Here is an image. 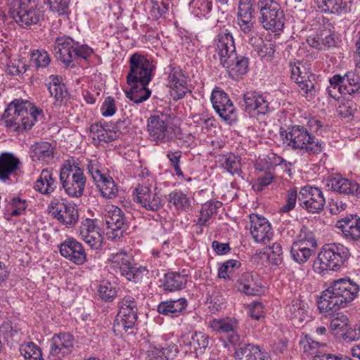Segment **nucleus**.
<instances>
[{
	"mask_svg": "<svg viewBox=\"0 0 360 360\" xmlns=\"http://www.w3.org/2000/svg\"><path fill=\"white\" fill-rule=\"evenodd\" d=\"M11 15L20 27L28 29L41 20L43 13L37 0H15Z\"/></svg>",
	"mask_w": 360,
	"mask_h": 360,
	"instance_id": "nucleus-7",
	"label": "nucleus"
},
{
	"mask_svg": "<svg viewBox=\"0 0 360 360\" xmlns=\"http://www.w3.org/2000/svg\"><path fill=\"white\" fill-rule=\"evenodd\" d=\"M20 161L11 153H2L0 155V180L6 181L15 176L20 169Z\"/></svg>",
	"mask_w": 360,
	"mask_h": 360,
	"instance_id": "nucleus-32",
	"label": "nucleus"
},
{
	"mask_svg": "<svg viewBox=\"0 0 360 360\" xmlns=\"http://www.w3.org/2000/svg\"><path fill=\"white\" fill-rule=\"evenodd\" d=\"M73 349V337L69 333L55 335L51 340V355L61 359L69 355Z\"/></svg>",
	"mask_w": 360,
	"mask_h": 360,
	"instance_id": "nucleus-31",
	"label": "nucleus"
},
{
	"mask_svg": "<svg viewBox=\"0 0 360 360\" xmlns=\"http://www.w3.org/2000/svg\"><path fill=\"white\" fill-rule=\"evenodd\" d=\"M327 186L340 194L360 197V184L355 180L345 178L340 174L329 177Z\"/></svg>",
	"mask_w": 360,
	"mask_h": 360,
	"instance_id": "nucleus-23",
	"label": "nucleus"
},
{
	"mask_svg": "<svg viewBox=\"0 0 360 360\" xmlns=\"http://www.w3.org/2000/svg\"><path fill=\"white\" fill-rule=\"evenodd\" d=\"M240 262L236 259H229L226 260L219 267L218 271V276L220 278H224L230 280L231 278V275L235 272L236 270L238 269L240 266Z\"/></svg>",
	"mask_w": 360,
	"mask_h": 360,
	"instance_id": "nucleus-58",
	"label": "nucleus"
},
{
	"mask_svg": "<svg viewBox=\"0 0 360 360\" xmlns=\"http://www.w3.org/2000/svg\"><path fill=\"white\" fill-rule=\"evenodd\" d=\"M298 198L297 191L294 188H290L287 191L285 198V204L280 208V213H288L292 210L296 205L297 199Z\"/></svg>",
	"mask_w": 360,
	"mask_h": 360,
	"instance_id": "nucleus-61",
	"label": "nucleus"
},
{
	"mask_svg": "<svg viewBox=\"0 0 360 360\" xmlns=\"http://www.w3.org/2000/svg\"><path fill=\"white\" fill-rule=\"evenodd\" d=\"M298 201L302 207L311 213L320 212L326 204L322 191L318 187L309 186L300 190Z\"/></svg>",
	"mask_w": 360,
	"mask_h": 360,
	"instance_id": "nucleus-12",
	"label": "nucleus"
},
{
	"mask_svg": "<svg viewBox=\"0 0 360 360\" xmlns=\"http://www.w3.org/2000/svg\"><path fill=\"white\" fill-rule=\"evenodd\" d=\"M79 236L91 249L98 250L102 248L103 236L98 231V227L91 219H85L79 226Z\"/></svg>",
	"mask_w": 360,
	"mask_h": 360,
	"instance_id": "nucleus-22",
	"label": "nucleus"
},
{
	"mask_svg": "<svg viewBox=\"0 0 360 360\" xmlns=\"http://www.w3.org/2000/svg\"><path fill=\"white\" fill-rule=\"evenodd\" d=\"M94 54L93 49L86 44L79 45L77 42L75 47L73 63L79 60H87Z\"/></svg>",
	"mask_w": 360,
	"mask_h": 360,
	"instance_id": "nucleus-63",
	"label": "nucleus"
},
{
	"mask_svg": "<svg viewBox=\"0 0 360 360\" xmlns=\"http://www.w3.org/2000/svg\"><path fill=\"white\" fill-rule=\"evenodd\" d=\"M215 45L220 64L237 53L233 37L228 30L220 31L215 40Z\"/></svg>",
	"mask_w": 360,
	"mask_h": 360,
	"instance_id": "nucleus-25",
	"label": "nucleus"
},
{
	"mask_svg": "<svg viewBox=\"0 0 360 360\" xmlns=\"http://www.w3.org/2000/svg\"><path fill=\"white\" fill-rule=\"evenodd\" d=\"M58 248L60 255L75 264L82 265L86 262V254L83 245L74 238H66Z\"/></svg>",
	"mask_w": 360,
	"mask_h": 360,
	"instance_id": "nucleus-17",
	"label": "nucleus"
},
{
	"mask_svg": "<svg viewBox=\"0 0 360 360\" xmlns=\"http://www.w3.org/2000/svg\"><path fill=\"white\" fill-rule=\"evenodd\" d=\"M60 181L65 193L71 198H79L84 192L86 177L84 169L75 160H68L60 172Z\"/></svg>",
	"mask_w": 360,
	"mask_h": 360,
	"instance_id": "nucleus-4",
	"label": "nucleus"
},
{
	"mask_svg": "<svg viewBox=\"0 0 360 360\" xmlns=\"http://www.w3.org/2000/svg\"><path fill=\"white\" fill-rule=\"evenodd\" d=\"M57 187V181L53 173L48 169H44L34 183V188L44 195H50Z\"/></svg>",
	"mask_w": 360,
	"mask_h": 360,
	"instance_id": "nucleus-38",
	"label": "nucleus"
},
{
	"mask_svg": "<svg viewBox=\"0 0 360 360\" xmlns=\"http://www.w3.org/2000/svg\"><path fill=\"white\" fill-rule=\"evenodd\" d=\"M129 63L127 84L139 83L142 85H148L156 68L153 62L143 54L134 53L130 56Z\"/></svg>",
	"mask_w": 360,
	"mask_h": 360,
	"instance_id": "nucleus-8",
	"label": "nucleus"
},
{
	"mask_svg": "<svg viewBox=\"0 0 360 360\" xmlns=\"http://www.w3.org/2000/svg\"><path fill=\"white\" fill-rule=\"evenodd\" d=\"M168 74V85L176 93L174 99L182 98L187 92L186 81L182 70L179 66L170 64L166 70Z\"/></svg>",
	"mask_w": 360,
	"mask_h": 360,
	"instance_id": "nucleus-28",
	"label": "nucleus"
},
{
	"mask_svg": "<svg viewBox=\"0 0 360 360\" xmlns=\"http://www.w3.org/2000/svg\"><path fill=\"white\" fill-rule=\"evenodd\" d=\"M300 345L303 352L307 356H311L313 359L314 356L323 354L319 348L325 347L326 344L315 341L309 335H305L300 340Z\"/></svg>",
	"mask_w": 360,
	"mask_h": 360,
	"instance_id": "nucleus-49",
	"label": "nucleus"
},
{
	"mask_svg": "<svg viewBox=\"0 0 360 360\" xmlns=\"http://www.w3.org/2000/svg\"><path fill=\"white\" fill-rule=\"evenodd\" d=\"M136 202L148 210L157 211L164 205V200L149 184H139L135 188Z\"/></svg>",
	"mask_w": 360,
	"mask_h": 360,
	"instance_id": "nucleus-16",
	"label": "nucleus"
},
{
	"mask_svg": "<svg viewBox=\"0 0 360 360\" xmlns=\"http://www.w3.org/2000/svg\"><path fill=\"white\" fill-rule=\"evenodd\" d=\"M336 227L341 230L347 240L356 242L360 240V217L357 214H351L338 220Z\"/></svg>",
	"mask_w": 360,
	"mask_h": 360,
	"instance_id": "nucleus-29",
	"label": "nucleus"
},
{
	"mask_svg": "<svg viewBox=\"0 0 360 360\" xmlns=\"http://www.w3.org/2000/svg\"><path fill=\"white\" fill-rule=\"evenodd\" d=\"M49 79L47 84L49 93L55 98V104L60 105L63 100L68 96V92L64 84L60 82L58 77L51 75Z\"/></svg>",
	"mask_w": 360,
	"mask_h": 360,
	"instance_id": "nucleus-44",
	"label": "nucleus"
},
{
	"mask_svg": "<svg viewBox=\"0 0 360 360\" xmlns=\"http://www.w3.org/2000/svg\"><path fill=\"white\" fill-rule=\"evenodd\" d=\"M152 356L155 360H172L179 352L176 345L173 343H165L164 345L153 347Z\"/></svg>",
	"mask_w": 360,
	"mask_h": 360,
	"instance_id": "nucleus-46",
	"label": "nucleus"
},
{
	"mask_svg": "<svg viewBox=\"0 0 360 360\" xmlns=\"http://www.w3.org/2000/svg\"><path fill=\"white\" fill-rule=\"evenodd\" d=\"M350 255L349 250L342 244H326L314 261V266L319 273L324 271H338L345 264Z\"/></svg>",
	"mask_w": 360,
	"mask_h": 360,
	"instance_id": "nucleus-3",
	"label": "nucleus"
},
{
	"mask_svg": "<svg viewBox=\"0 0 360 360\" xmlns=\"http://www.w3.org/2000/svg\"><path fill=\"white\" fill-rule=\"evenodd\" d=\"M27 207L26 200L19 196L10 199L6 206V212L10 217H16L22 214Z\"/></svg>",
	"mask_w": 360,
	"mask_h": 360,
	"instance_id": "nucleus-50",
	"label": "nucleus"
},
{
	"mask_svg": "<svg viewBox=\"0 0 360 360\" xmlns=\"http://www.w3.org/2000/svg\"><path fill=\"white\" fill-rule=\"evenodd\" d=\"M147 131L150 139L157 144L167 142L174 136L172 128L169 127L167 122L158 115L151 116L148 119Z\"/></svg>",
	"mask_w": 360,
	"mask_h": 360,
	"instance_id": "nucleus-15",
	"label": "nucleus"
},
{
	"mask_svg": "<svg viewBox=\"0 0 360 360\" xmlns=\"http://www.w3.org/2000/svg\"><path fill=\"white\" fill-rule=\"evenodd\" d=\"M235 347L233 356L236 360H242L243 358L247 359L252 353V349H257L258 346L243 342L240 338H238V342L231 344Z\"/></svg>",
	"mask_w": 360,
	"mask_h": 360,
	"instance_id": "nucleus-54",
	"label": "nucleus"
},
{
	"mask_svg": "<svg viewBox=\"0 0 360 360\" xmlns=\"http://www.w3.org/2000/svg\"><path fill=\"white\" fill-rule=\"evenodd\" d=\"M269 96L257 91H248L243 94L245 111L251 115H265L271 111Z\"/></svg>",
	"mask_w": 360,
	"mask_h": 360,
	"instance_id": "nucleus-18",
	"label": "nucleus"
},
{
	"mask_svg": "<svg viewBox=\"0 0 360 360\" xmlns=\"http://www.w3.org/2000/svg\"><path fill=\"white\" fill-rule=\"evenodd\" d=\"M211 102L214 109L224 120L231 121L235 119V108L224 91L219 88L214 89L212 93Z\"/></svg>",
	"mask_w": 360,
	"mask_h": 360,
	"instance_id": "nucleus-21",
	"label": "nucleus"
},
{
	"mask_svg": "<svg viewBox=\"0 0 360 360\" xmlns=\"http://www.w3.org/2000/svg\"><path fill=\"white\" fill-rule=\"evenodd\" d=\"M191 4L195 16L209 18L207 15L212 8V0H193Z\"/></svg>",
	"mask_w": 360,
	"mask_h": 360,
	"instance_id": "nucleus-57",
	"label": "nucleus"
},
{
	"mask_svg": "<svg viewBox=\"0 0 360 360\" xmlns=\"http://www.w3.org/2000/svg\"><path fill=\"white\" fill-rule=\"evenodd\" d=\"M118 307L119 311L113 325L115 332L134 333L138 318L136 299L132 295L127 294L120 297Z\"/></svg>",
	"mask_w": 360,
	"mask_h": 360,
	"instance_id": "nucleus-6",
	"label": "nucleus"
},
{
	"mask_svg": "<svg viewBox=\"0 0 360 360\" xmlns=\"http://www.w3.org/2000/svg\"><path fill=\"white\" fill-rule=\"evenodd\" d=\"M217 161L220 167L233 175L238 174L240 170V160L233 153L219 155Z\"/></svg>",
	"mask_w": 360,
	"mask_h": 360,
	"instance_id": "nucleus-47",
	"label": "nucleus"
},
{
	"mask_svg": "<svg viewBox=\"0 0 360 360\" xmlns=\"http://www.w3.org/2000/svg\"><path fill=\"white\" fill-rule=\"evenodd\" d=\"M96 184L99 188L102 196L105 198H113L117 194L118 188L113 179L108 175L105 174L103 178L96 182Z\"/></svg>",
	"mask_w": 360,
	"mask_h": 360,
	"instance_id": "nucleus-48",
	"label": "nucleus"
},
{
	"mask_svg": "<svg viewBox=\"0 0 360 360\" xmlns=\"http://www.w3.org/2000/svg\"><path fill=\"white\" fill-rule=\"evenodd\" d=\"M51 63V58L45 50L34 49L30 52V63L36 68H44Z\"/></svg>",
	"mask_w": 360,
	"mask_h": 360,
	"instance_id": "nucleus-53",
	"label": "nucleus"
},
{
	"mask_svg": "<svg viewBox=\"0 0 360 360\" xmlns=\"http://www.w3.org/2000/svg\"><path fill=\"white\" fill-rule=\"evenodd\" d=\"M49 10L57 17L68 16L71 0H46Z\"/></svg>",
	"mask_w": 360,
	"mask_h": 360,
	"instance_id": "nucleus-51",
	"label": "nucleus"
},
{
	"mask_svg": "<svg viewBox=\"0 0 360 360\" xmlns=\"http://www.w3.org/2000/svg\"><path fill=\"white\" fill-rule=\"evenodd\" d=\"M255 51L261 58H271L275 52V46L271 42H264L262 39H259V43L255 45Z\"/></svg>",
	"mask_w": 360,
	"mask_h": 360,
	"instance_id": "nucleus-62",
	"label": "nucleus"
},
{
	"mask_svg": "<svg viewBox=\"0 0 360 360\" xmlns=\"http://www.w3.org/2000/svg\"><path fill=\"white\" fill-rule=\"evenodd\" d=\"M30 153L33 161L49 162L53 158V147L46 141L37 142L31 146Z\"/></svg>",
	"mask_w": 360,
	"mask_h": 360,
	"instance_id": "nucleus-41",
	"label": "nucleus"
},
{
	"mask_svg": "<svg viewBox=\"0 0 360 360\" xmlns=\"http://www.w3.org/2000/svg\"><path fill=\"white\" fill-rule=\"evenodd\" d=\"M252 237L256 243H266L273 237L274 233L269 221L264 217L257 214L249 216Z\"/></svg>",
	"mask_w": 360,
	"mask_h": 360,
	"instance_id": "nucleus-20",
	"label": "nucleus"
},
{
	"mask_svg": "<svg viewBox=\"0 0 360 360\" xmlns=\"http://www.w3.org/2000/svg\"><path fill=\"white\" fill-rule=\"evenodd\" d=\"M267 254L268 259L271 264L278 265L281 263L283 250L279 243H274L272 245L269 247V251Z\"/></svg>",
	"mask_w": 360,
	"mask_h": 360,
	"instance_id": "nucleus-64",
	"label": "nucleus"
},
{
	"mask_svg": "<svg viewBox=\"0 0 360 360\" xmlns=\"http://www.w3.org/2000/svg\"><path fill=\"white\" fill-rule=\"evenodd\" d=\"M20 351L25 360H44L40 348L34 342L22 345Z\"/></svg>",
	"mask_w": 360,
	"mask_h": 360,
	"instance_id": "nucleus-56",
	"label": "nucleus"
},
{
	"mask_svg": "<svg viewBox=\"0 0 360 360\" xmlns=\"http://www.w3.org/2000/svg\"><path fill=\"white\" fill-rule=\"evenodd\" d=\"M99 297L105 302H112L117 295V290L111 283L103 282L98 290Z\"/></svg>",
	"mask_w": 360,
	"mask_h": 360,
	"instance_id": "nucleus-59",
	"label": "nucleus"
},
{
	"mask_svg": "<svg viewBox=\"0 0 360 360\" xmlns=\"http://www.w3.org/2000/svg\"><path fill=\"white\" fill-rule=\"evenodd\" d=\"M280 136L284 145L302 155L319 154L324 148L323 142L302 125L288 127L285 130L281 131Z\"/></svg>",
	"mask_w": 360,
	"mask_h": 360,
	"instance_id": "nucleus-2",
	"label": "nucleus"
},
{
	"mask_svg": "<svg viewBox=\"0 0 360 360\" xmlns=\"http://www.w3.org/2000/svg\"><path fill=\"white\" fill-rule=\"evenodd\" d=\"M238 291L248 295H256L259 292L258 285L252 272L243 273L236 283Z\"/></svg>",
	"mask_w": 360,
	"mask_h": 360,
	"instance_id": "nucleus-42",
	"label": "nucleus"
},
{
	"mask_svg": "<svg viewBox=\"0 0 360 360\" xmlns=\"http://www.w3.org/2000/svg\"><path fill=\"white\" fill-rule=\"evenodd\" d=\"M307 308V304L302 301H292L286 306V315L294 325L298 326L308 318Z\"/></svg>",
	"mask_w": 360,
	"mask_h": 360,
	"instance_id": "nucleus-40",
	"label": "nucleus"
},
{
	"mask_svg": "<svg viewBox=\"0 0 360 360\" xmlns=\"http://www.w3.org/2000/svg\"><path fill=\"white\" fill-rule=\"evenodd\" d=\"M233 79H238L248 72L249 60L244 56H235L221 63Z\"/></svg>",
	"mask_w": 360,
	"mask_h": 360,
	"instance_id": "nucleus-34",
	"label": "nucleus"
},
{
	"mask_svg": "<svg viewBox=\"0 0 360 360\" xmlns=\"http://www.w3.org/2000/svg\"><path fill=\"white\" fill-rule=\"evenodd\" d=\"M318 308L324 316H330L345 305L329 288L324 290L318 300Z\"/></svg>",
	"mask_w": 360,
	"mask_h": 360,
	"instance_id": "nucleus-33",
	"label": "nucleus"
},
{
	"mask_svg": "<svg viewBox=\"0 0 360 360\" xmlns=\"http://www.w3.org/2000/svg\"><path fill=\"white\" fill-rule=\"evenodd\" d=\"M328 288L332 294L336 295L342 301L345 306L347 302L354 300L359 291L358 285L351 280L346 278L335 281Z\"/></svg>",
	"mask_w": 360,
	"mask_h": 360,
	"instance_id": "nucleus-26",
	"label": "nucleus"
},
{
	"mask_svg": "<svg viewBox=\"0 0 360 360\" xmlns=\"http://www.w3.org/2000/svg\"><path fill=\"white\" fill-rule=\"evenodd\" d=\"M104 219L107 237L112 240L122 237L127 227L124 212L115 205H107L104 209Z\"/></svg>",
	"mask_w": 360,
	"mask_h": 360,
	"instance_id": "nucleus-11",
	"label": "nucleus"
},
{
	"mask_svg": "<svg viewBox=\"0 0 360 360\" xmlns=\"http://www.w3.org/2000/svg\"><path fill=\"white\" fill-rule=\"evenodd\" d=\"M248 0H240L237 13V22L240 30L246 35H251L254 32L255 24L252 5L248 2Z\"/></svg>",
	"mask_w": 360,
	"mask_h": 360,
	"instance_id": "nucleus-24",
	"label": "nucleus"
},
{
	"mask_svg": "<svg viewBox=\"0 0 360 360\" xmlns=\"http://www.w3.org/2000/svg\"><path fill=\"white\" fill-rule=\"evenodd\" d=\"M42 117V110L32 103L21 98L9 103L4 114V122L7 130L18 134L32 129Z\"/></svg>",
	"mask_w": 360,
	"mask_h": 360,
	"instance_id": "nucleus-1",
	"label": "nucleus"
},
{
	"mask_svg": "<svg viewBox=\"0 0 360 360\" xmlns=\"http://www.w3.org/2000/svg\"><path fill=\"white\" fill-rule=\"evenodd\" d=\"M169 202L179 211H186L191 207L189 198L181 191H173L169 194Z\"/></svg>",
	"mask_w": 360,
	"mask_h": 360,
	"instance_id": "nucleus-52",
	"label": "nucleus"
},
{
	"mask_svg": "<svg viewBox=\"0 0 360 360\" xmlns=\"http://www.w3.org/2000/svg\"><path fill=\"white\" fill-rule=\"evenodd\" d=\"M182 342L188 346L191 352L195 353V356L205 353L208 347L209 335L201 331H191L181 337Z\"/></svg>",
	"mask_w": 360,
	"mask_h": 360,
	"instance_id": "nucleus-30",
	"label": "nucleus"
},
{
	"mask_svg": "<svg viewBox=\"0 0 360 360\" xmlns=\"http://www.w3.org/2000/svg\"><path fill=\"white\" fill-rule=\"evenodd\" d=\"M188 302L185 298L169 300L161 302L158 306V311L170 317L179 316L187 307Z\"/></svg>",
	"mask_w": 360,
	"mask_h": 360,
	"instance_id": "nucleus-37",
	"label": "nucleus"
},
{
	"mask_svg": "<svg viewBox=\"0 0 360 360\" xmlns=\"http://www.w3.org/2000/svg\"><path fill=\"white\" fill-rule=\"evenodd\" d=\"M77 42L71 37L63 36L57 37L53 45L56 57L65 65H74L73 56Z\"/></svg>",
	"mask_w": 360,
	"mask_h": 360,
	"instance_id": "nucleus-27",
	"label": "nucleus"
},
{
	"mask_svg": "<svg viewBox=\"0 0 360 360\" xmlns=\"http://www.w3.org/2000/svg\"><path fill=\"white\" fill-rule=\"evenodd\" d=\"M291 79L298 85L300 93L308 99L314 98L319 90L316 75L300 61L291 65Z\"/></svg>",
	"mask_w": 360,
	"mask_h": 360,
	"instance_id": "nucleus-9",
	"label": "nucleus"
},
{
	"mask_svg": "<svg viewBox=\"0 0 360 360\" xmlns=\"http://www.w3.org/2000/svg\"><path fill=\"white\" fill-rule=\"evenodd\" d=\"M111 268L127 280L139 283L148 276L149 270L146 266L134 262L133 257L123 250L112 253L108 257Z\"/></svg>",
	"mask_w": 360,
	"mask_h": 360,
	"instance_id": "nucleus-5",
	"label": "nucleus"
},
{
	"mask_svg": "<svg viewBox=\"0 0 360 360\" xmlns=\"http://www.w3.org/2000/svg\"><path fill=\"white\" fill-rule=\"evenodd\" d=\"M209 324L214 331L226 338L230 344L238 342L240 337L237 332L238 321L235 318L214 319L210 321Z\"/></svg>",
	"mask_w": 360,
	"mask_h": 360,
	"instance_id": "nucleus-19",
	"label": "nucleus"
},
{
	"mask_svg": "<svg viewBox=\"0 0 360 360\" xmlns=\"http://www.w3.org/2000/svg\"><path fill=\"white\" fill-rule=\"evenodd\" d=\"M313 252L307 248L301 247L293 243L290 250L292 259L298 264L305 263L312 255Z\"/></svg>",
	"mask_w": 360,
	"mask_h": 360,
	"instance_id": "nucleus-55",
	"label": "nucleus"
},
{
	"mask_svg": "<svg viewBox=\"0 0 360 360\" xmlns=\"http://www.w3.org/2000/svg\"><path fill=\"white\" fill-rule=\"evenodd\" d=\"M214 213V208L212 207L211 204L202 205L195 226L201 227L208 226V222Z\"/></svg>",
	"mask_w": 360,
	"mask_h": 360,
	"instance_id": "nucleus-60",
	"label": "nucleus"
},
{
	"mask_svg": "<svg viewBox=\"0 0 360 360\" xmlns=\"http://www.w3.org/2000/svg\"><path fill=\"white\" fill-rule=\"evenodd\" d=\"M331 83L338 87V92L344 95L360 96V77L353 71L344 75H335L330 78Z\"/></svg>",
	"mask_w": 360,
	"mask_h": 360,
	"instance_id": "nucleus-14",
	"label": "nucleus"
},
{
	"mask_svg": "<svg viewBox=\"0 0 360 360\" xmlns=\"http://www.w3.org/2000/svg\"><path fill=\"white\" fill-rule=\"evenodd\" d=\"M48 209L56 219L68 227L74 226L78 221V210L70 203L60 202L58 199L53 198Z\"/></svg>",
	"mask_w": 360,
	"mask_h": 360,
	"instance_id": "nucleus-13",
	"label": "nucleus"
},
{
	"mask_svg": "<svg viewBox=\"0 0 360 360\" xmlns=\"http://www.w3.org/2000/svg\"><path fill=\"white\" fill-rule=\"evenodd\" d=\"M90 135L94 140L109 143L115 140L120 135V131L115 130L110 125L100 122H95L89 127Z\"/></svg>",
	"mask_w": 360,
	"mask_h": 360,
	"instance_id": "nucleus-35",
	"label": "nucleus"
},
{
	"mask_svg": "<svg viewBox=\"0 0 360 360\" xmlns=\"http://www.w3.org/2000/svg\"><path fill=\"white\" fill-rule=\"evenodd\" d=\"M260 21L266 30H281L284 25V15L280 5L274 0H259L258 2Z\"/></svg>",
	"mask_w": 360,
	"mask_h": 360,
	"instance_id": "nucleus-10",
	"label": "nucleus"
},
{
	"mask_svg": "<svg viewBox=\"0 0 360 360\" xmlns=\"http://www.w3.org/2000/svg\"><path fill=\"white\" fill-rule=\"evenodd\" d=\"M127 84L131 89L126 92L127 98L135 103H141L148 100L151 95V91L147 87L148 85H142L139 83Z\"/></svg>",
	"mask_w": 360,
	"mask_h": 360,
	"instance_id": "nucleus-45",
	"label": "nucleus"
},
{
	"mask_svg": "<svg viewBox=\"0 0 360 360\" xmlns=\"http://www.w3.org/2000/svg\"><path fill=\"white\" fill-rule=\"evenodd\" d=\"M352 0H315L321 13L341 15L349 11V4Z\"/></svg>",
	"mask_w": 360,
	"mask_h": 360,
	"instance_id": "nucleus-36",
	"label": "nucleus"
},
{
	"mask_svg": "<svg viewBox=\"0 0 360 360\" xmlns=\"http://www.w3.org/2000/svg\"><path fill=\"white\" fill-rule=\"evenodd\" d=\"M307 42L311 47L319 50L333 46L335 43L333 36L327 31L309 36Z\"/></svg>",
	"mask_w": 360,
	"mask_h": 360,
	"instance_id": "nucleus-43",
	"label": "nucleus"
},
{
	"mask_svg": "<svg viewBox=\"0 0 360 360\" xmlns=\"http://www.w3.org/2000/svg\"><path fill=\"white\" fill-rule=\"evenodd\" d=\"M187 281L188 274L185 269L181 272H169L165 276L163 287L169 292L180 290L186 287Z\"/></svg>",
	"mask_w": 360,
	"mask_h": 360,
	"instance_id": "nucleus-39",
	"label": "nucleus"
}]
</instances>
